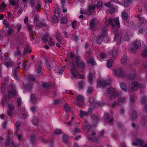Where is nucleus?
<instances>
[{
  "label": "nucleus",
  "mask_w": 147,
  "mask_h": 147,
  "mask_svg": "<svg viewBox=\"0 0 147 147\" xmlns=\"http://www.w3.org/2000/svg\"><path fill=\"white\" fill-rule=\"evenodd\" d=\"M16 101L17 103L18 107H20L22 105V99L20 98H18L16 99Z\"/></svg>",
  "instance_id": "37"
},
{
  "label": "nucleus",
  "mask_w": 147,
  "mask_h": 147,
  "mask_svg": "<svg viewBox=\"0 0 147 147\" xmlns=\"http://www.w3.org/2000/svg\"><path fill=\"white\" fill-rule=\"evenodd\" d=\"M142 56L144 57H147V50H144L142 53Z\"/></svg>",
  "instance_id": "61"
},
{
  "label": "nucleus",
  "mask_w": 147,
  "mask_h": 147,
  "mask_svg": "<svg viewBox=\"0 0 147 147\" xmlns=\"http://www.w3.org/2000/svg\"><path fill=\"white\" fill-rule=\"evenodd\" d=\"M31 103L33 105H34L37 103V99L35 94H32L31 95Z\"/></svg>",
  "instance_id": "18"
},
{
  "label": "nucleus",
  "mask_w": 147,
  "mask_h": 147,
  "mask_svg": "<svg viewBox=\"0 0 147 147\" xmlns=\"http://www.w3.org/2000/svg\"><path fill=\"white\" fill-rule=\"evenodd\" d=\"M136 71L134 70H132L130 73L127 76V78L129 80L134 79L136 76Z\"/></svg>",
  "instance_id": "14"
},
{
  "label": "nucleus",
  "mask_w": 147,
  "mask_h": 147,
  "mask_svg": "<svg viewBox=\"0 0 147 147\" xmlns=\"http://www.w3.org/2000/svg\"><path fill=\"white\" fill-rule=\"evenodd\" d=\"M88 78L89 83L90 84H92V83L93 75L91 73H89V75L88 76Z\"/></svg>",
  "instance_id": "33"
},
{
  "label": "nucleus",
  "mask_w": 147,
  "mask_h": 147,
  "mask_svg": "<svg viewBox=\"0 0 147 147\" xmlns=\"http://www.w3.org/2000/svg\"><path fill=\"white\" fill-rule=\"evenodd\" d=\"M95 21L94 20H93L90 22L89 24V26L90 28L91 29H94L95 28Z\"/></svg>",
  "instance_id": "31"
},
{
  "label": "nucleus",
  "mask_w": 147,
  "mask_h": 147,
  "mask_svg": "<svg viewBox=\"0 0 147 147\" xmlns=\"http://www.w3.org/2000/svg\"><path fill=\"white\" fill-rule=\"evenodd\" d=\"M134 48L132 47L131 49V51L134 53L136 51V50L139 49L141 47V43L140 41L137 40L134 43Z\"/></svg>",
  "instance_id": "8"
},
{
  "label": "nucleus",
  "mask_w": 147,
  "mask_h": 147,
  "mask_svg": "<svg viewBox=\"0 0 147 147\" xmlns=\"http://www.w3.org/2000/svg\"><path fill=\"white\" fill-rule=\"evenodd\" d=\"M12 137V135L11 134L8 135L7 138L5 143V146H4L3 147H8L9 146L10 147H11L14 143L11 138Z\"/></svg>",
  "instance_id": "9"
},
{
  "label": "nucleus",
  "mask_w": 147,
  "mask_h": 147,
  "mask_svg": "<svg viewBox=\"0 0 147 147\" xmlns=\"http://www.w3.org/2000/svg\"><path fill=\"white\" fill-rule=\"evenodd\" d=\"M95 104L101 107L104 106L105 105V103L104 102L99 101L95 102Z\"/></svg>",
  "instance_id": "50"
},
{
  "label": "nucleus",
  "mask_w": 147,
  "mask_h": 147,
  "mask_svg": "<svg viewBox=\"0 0 147 147\" xmlns=\"http://www.w3.org/2000/svg\"><path fill=\"white\" fill-rule=\"evenodd\" d=\"M38 119L36 117H34L32 118V123L35 126H37L38 125Z\"/></svg>",
  "instance_id": "29"
},
{
  "label": "nucleus",
  "mask_w": 147,
  "mask_h": 147,
  "mask_svg": "<svg viewBox=\"0 0 147 147\" xmlns=\"http://www.w3.org/2000/svg\"><path fill=\"white\" fill-rule=\"evenodd\" d=\"M7 21L6 19H4L3 20V24L5 25V26H3V28H7L9 27V25L7 23Z\"/></svg>",
  "instance_id": "55"
},
{
  "label": "nucleus",
  "mask_w": 147,
  "mask_h": 147,
  "mask_svg": "<svg viewBox=\"0 0 147 147\" xmlns=\"http://www.w3.org/2000/svg\"><path fill=\"white\" fill-rule=\"evenodd\" d=\"M137 141L138 142V144H139L141 147L143 145V142L142 140L138 139L137 140Z\"/></svg>",
  "instance_id": "63"
},
{
  "label": "nucleus",
  "mask_w": 147,
  "mask_h": 147,
  "mask_svg": "<svg viewBox=\"0 0 147 147\" xmlns=\"http://www.w3.org/2000/svg\"><path fill=\"white\" fill-rule=\"evenodd\" d=\"M63 108L65 111L67 112H68L70 111V109L67 103L65 104Z\"/></svg>",
  "instance_id": "45"
},
{
  "label": "nucleus",
  "mask_w": 147,
  "mask_h": 147,
  "mask_svg": "<svg viewBox=\"0 0 147 147\" xmlns=\"http://www.w3.org/2000/svg\"><path fill=\"white\" fill-rule=\"evenodd\" d=\"M14 55L15 56H20L21 55V51L20 50V48L17 47L16 48V51L14 53Z\"/></svg>",
  "instance_id": "23"
},
{
  "label": "nucleus",
  "mask_w": 147,
  "mask_h": 147,
  "mask_svg": "<svg viewBox=\"0 0 147 147\" xmlns=\"http://www.w3.org/2000/svg\"><path fill=\"white\" fill-rule=\"evenodd\" d=\"M121 37L122 34L120 32H118L115 34L114 37L113 41L114 42L116 41L117 45H119L121 42Z\"/></svg>",
  "instance_id": "12"
},
{
  "label": "nucleus",
  "mask_w": 147,
  "mask_h": 147,
  "mask_svg": "<svg viewBox=\"0 0 147 147\" xmlns=\"http://www.w3.org/2000/svg\"><path fill=\"white\" fill-rule=\"evenodd\" d=\"M80 113L81 117H83V116H85L86 115H88L87 112L84 111L82 110H81L80 111Z\"/></svg>",
  "instance_id": "48"
},
{
  "label": "nucleus",
  "mask_w": 147,
  "mask_h": 147,
  "mask_svg": "<svg viewBox=\"0 0 147 147\" xmlns=\"http://www.w3.org/2000/svg\"><path fill=\"white\" fill-rule=\"evenodd\" d=\"M89 139L97 143H100L101 142V140L96 138H92L91 137H90Z\"/></svg>",
  "instance_id": "43"
},
{
  "label": "nucleus",
  "mask_w": 147,
  "mask_h": 147,
  "mask_svg": "<svg viewBox=\"0 0 147 147\" xmlns=\"http://www.w3.org/2000/svg\"><path fill=\"white\" fill-rule=\"evenodd\" d=\"M61 132V131L60 129H57L54 131V133L55 135L60 134Z\"/></svg>",
  "instance_id": "57"
},
{
  "label": "nucleus",
  "mask_w": 147,
  "mask_h": 147,
  "mask_svg": "<svg viewBox=\"0 0 147 147\" xmlns=\"http://www.w3.org/2000/svg\"><path fill=\"white\" fill-rule=\"evenodd\" d=\"M137 113L136 110L134 111L132 113L131 119H135L137 117Z\"/></svg>",
  "instance_id": "39"
},
{
  "label": "nucleus",
  "mask_w": 147,
  "mask_h": 147,
  "mask_svg": "<svg viewBox=\"0 0 147 147\" xmlns=\"http://www.w3.org/2000/svg\"><path fill=\"white\" fill-rule=\"evenodd\" d=\"M113 60L111 59H109L107 63V66L108 68H110L112 66Z\"/></svg>",
  "instance_id": "42"
},
{
  "label": "nucleus",
  "mask_w": 147,
  "mask_h": 147,
  "mask_svg": "<svg viewBox=\"0 0 147 147\" xmlns=\"http://www.w3.org/2000/svg\"><path fill=\"white\" fill-rule=\"evenodd\" d=\"M48 44L50 47H53L55 46V42L53 40V39L50 38L49 39Z\"/></svg>",
  "instance_id": "35"
},
{
  "label": "nucleus",
  "mask_w": 147,
  "mask_h": 147,
  "mask_svg": "<svg viewBox=\"0 0 147 147\" xmlns=\"http://www.w3.org/2000/svg\"><path fill=\"white\" fill-rule=\"evenodd\" d=\"M24 89L25 91L30 92L33 87V84L30 82H29L26 84L23 83Z\"/></svg>",
  "instance_id": "10"
},
{
  "label": "nucleus",
  "mask_w": 147,
  "mask_h": 147,
  "mask_svg": "<svg viewBox=\"0 0 147 147\" xmlns=\"http://www.w3.org/2000/svg\"><path fill=\"white\" fill-rule=\"evenodd\" d=\"M30 140L31 144L33 146H35L36 145V142L37 140V139L35 136L34 135H32L30 137Z\"/></svg>",
  "instance_id": "16"
},
{
  "label": "nucleus",
  "mask_w": 147,
  "mask_h": 147,
  "mask_svg": "<svg viewBox=\"0 0 147 147\" xmlns=\"http://www.w3.org/2000/svg\"><path fill=\"white\" fill-rule=\"evenodd\" d=\"M76 63L77 66L78 68H80L81 69L82 71L84 72L85 66V63L84 62L82 61H80V57L79 56H77L75 58Z\"/></svg>",
  "instance_id": "4"
},
{
  "label": "nucleus",
  "mask_w": 147,
  "mask_h": 147,
  "mask_svg": "<svg viewBox=\"0 0 147 147\" xmlns=\"http://www.w3.org/2000/svg\"><path fill=\"white\" fill-rule=\"evenodd\" d=\"M49 37V34H48L47 33L45 34L42 39V42L43 43L47 42L48 41Z\"/></svg>",
  "instance_id": "28"
},
{
  "label": "nucleus",
  "mask_w": 147,
  "mask_h": 147,
  "mask_svg": "<svg viewBox=\"0 0 147 147\" xmlns=\"http://www.w3.org/2000/svg\"><path fill=\"white\" fill-rule=\"evenodd\" d=\"M93 89L92 86L88 87V90L87 91L88 93L91 94L93 91Z\"/></svg>",
  "instance_id": "51"
},
{
  "label": "nucleus",
  "mask_w": 147,
  "mask_h": 147,
  "mask_svg": "<svg viewBox=\"0 0 147 147\" xmlns=\"http://www.w3.org/2000/svg\"><path fill=\"white\" fill-rule=\"evenodd\" d=\"M121 88L123 91H126L127 90V87L126 84L123 82H121L120 84Z\"/></svg>",
  "instance_id": "20"
},
{
  "label": "nucleus",
  "mask_w": 147,
  "mask_h": 147,
  "mask_svg": "<svg viewBox=\"0 0 147 147\" xmlns=\"http://www.w3.org/2000/svg\"><path fill=\"white\" fill-rule=\"evenodd\" d=\"M111 83V81L107 82L106 80H99L97 83V87L98 88H104L106 86L109 85Z\"/></svg>",
  "instance_id": "7"
},
{
  "label": "nucleus",
  "mask_w": 147,
  "mask_h": 147,
  "mask_svg": "<svg viewBox=\"0 0 147 147\" xmlns=\"http://www.w3.org/2000/svg\"><path fill=\"white\" fill-rule=\"evenodd\" d=\"M28 79L30 81H34L35 80V78L32 75H30L28 77Z\"/></svg>",
  "instance_id": "56"
},
{
  "label": "nucleus",
  "mask_w": 147,
  "mask_h": 147,
  "mask_svg": "<svg viewBox=\"0 0 147 147\" xmlns=\"http://www.w3.org/2000/svg\"><path fill=\"white\" fill-rule=\"evenodd\" d=\"M9 90L8 91V95L9 97L16 96L18 92L16 91L14 84H11L9 85Z\"/></svg>",
  "instance_id": "2"
},
{
  "label": "nucleus",
  "mask_w": 147,
  "mask_h": 147,
  "mask_svg": "<svg viewBox=\"0 0 147 147\" xmlns=\"http://www.w3.org/2000/svg\"><path fill=\"white\" fill-rule=\"evenodd\" d=\"M17 71L16 69H13V76L16 79H18V77L17 75Z\"/></svg>",
  "instance_id": "44"
},
{
  "label": "nucleus",
  "mask_w": 147,
  "mask_h": 147,
  "mask_svg": "<svg viewBox=\"0 0 147 147\" xmlns=\"http://www.w3.org/2000/svg\"><path fill=\"white\" fill-rule=\"evenodd\" d=\"M68 21L67 18L65 16H62L61 17V24H64L67 23Z\"/></svg>",
  "instance_id": "26"
},
{
  "label": "nucleus",
  "mask_w": 147,
  "mask_h": 147,
  "mask_svg": "<svg viewBox=\"0 0 147 147\" xmlns=\"http://www.w3.org/2000/svg\"><path fill=\"white\" fill-rule=\"evenodd\" d=\"M60 11L58 9L55 8L54 10V15L59 16L60 13Z\"/></svg>",
  "instance_id": "47"
},
{
  "label": "nucleus",
  "mask_w": 147,
  "mask_h": 147,
  "mask_svg": "<svg viewBox=\"0 0 147 147\" xmlns=\"http://www.w3.org/2000/svg\"><path fill=\"white\" fill-rule=\"evenodd\" d=\"M43 88H47L50 87V84L46 82H43L42 85Z\"/></svg>",
  "instance_id": "41"
},
{
  "label": "nucleus",
  "mask_w": 147,
  "mask_h": 147,
  "mask_svg": "<svg viewBox=\"0 0 147 147\" xmlns=\"http://www.w3.org/2000/svg\"><path fill=\"white\" fill-rule=\"evenodd\" d=\"M76 100L82 103L84 102L83 98L81 95H78L76 96Z\"/></svg>",
  "instance_id": "36"
},
{
  "label": "nucleus",
  "mask_w": 147,
  "mask_h": 147,
  "mask_svg": "<svg viewBox=\"0 0 147 147\" xmlns=\"http://www.w3.org/2000/svg\"><path fill=\"white\" fill-rule=\"evenodd\" d=\"M42 141L43 143H46V144H48L50 146H52L53 144V142L51 140H48L42 138Z\"/></svg>",
  "instance_id": "19"
},
{
  "label": "nucleus",
  "mask_w": 147,
  "mask_h": 147,
  "mask_svg": "<svg viewBox=\"0 0 147 147\" xmlns=\"http://www.w3.org/2000/svg\"><path fill=\"white\" fill-rule=\"evenodd\" d=\"M35 1L34 0H30V5L32 8H33L34 6Z\"/></svg>",
  "instance_id": "60"
},
{
  "label": "nucleus",
  "mask_w": 147,
  "mask_h": 147,
  "mask_svg": "<svg viewBox=\"0 0 147 147\" xmlns=\"http://www.w3.org/2000/svg\"><path fill=\"white\" fill-rule=\"evenodd\" d=\"M125 100V99L124 98H121L117 99V105L121 106V103H123Z\"/></svg>",
  "instance_id": "34"
},
{
  "label": "nucleus",
  "mask_w": 147,
  "mask_h": 147,
  "mask_svg": "<svg viewBox=\"0 0 147 147\" xmlns=\"http://www.w3.org/2000/svg\"><path fill=\"white\" fill-rule=\"evenodd\" d=\"M122 18L124 20H127L128 18V15L126 12L123 11L121 15Z\"/></svg>",
  "instance_id": "38"
},
{
  "label": "nucleus",
  "mask_w": 147,
  "mask_h": 147,
  "mask_svg": "<svg viewBox=\"0 0 147 147\" xmlns=\"http://www.w3.org/2000/svg\"><path fill=\"white\" fill-rule=\"evenodd\" d=\"M69 137L67 135L64 134L62 136L63 142L65 143H67L68 142Z\"/></svg>",
  "instance_id": "24"
},
{
  "label": "nucleus",
  "mask_w": 147,
  "mask_h": 147,
  "mask_svg": "<svg viewBox=\"0 0 147 147\" xmlns=\"http://www.w3.org/2000/svg\"><path fill=\"white\" fill-rule=\"evenodd\" d=\"M95 99L93 97H91L88 100L90 105L92 106H94L95 104V102L94 101Z\"/></svg>",
  "instance_id": "22"
},
{
  "label": "nucleus",
  "mask_w": 147,
  "mask_h": 147,
  "mask_svg": "<svg viewBox=\"0 0 147 147\" xmlns=\"http://www.w3.org/2000/svg\"><path fill=\"white\" fill-rule=\"evenodd\" d=\"M59 16L54 15L52 17V20L54 23H57L59 20Z\"/></svg>",
  "instance_id": "40"
},
{
  "label": "nucleus",
  "mask_w": 147,
  "mask_h": 147,
  "mask_svg": "<svg viewBox=\"0 0 147 147\" xmlns=\"http://www.w3.org/2000/svg\"><path fill=\"white\" fill-rule=\"evenodd\" d=\"M130 2V0H125L124 2V5L125 6L128 5Z\"/></svg>",
  "instance_id": "64"
},
{
  "label": "nucleus",
  "mask_w": 147,
  "mask_h": 147,
  "mask_svg": "<svg viewBox=\"0 0 147 147\" xmlns=\"http://www.w3.org/2000/svg\"><path fill=\"white\" fill-rule=\"evenodd\" d=\"M87 62L88 64H90L91 66H95L97 65L96 62L93 57L89 59L87 61Z\"/></svg>",
  "instance_id": "17"
},
{
  "label": "nucleus",
  "mask_w": 147,
  "mask_h": 147,
  "mask_svg": "<svg viewBox=\"0 0 147 147\" xmlns=\"http://www.w3.org/2000/svg\"><path fill=\"white\" fill-rule=\"evenodd\" d=\"M114 75L116 77H123L124 75L122 68H118L113 70Z\"/></svg>",
  "instance_id": "6"
},
{
  "label": "nucleus",
  "mask_w": 147,
  "mask_h": 147,
  "mask_svg": "<svg viewBox=\"0 0 147 147\" xmlns=\"http://www.w3.org/2000/svg\"><path fill=\"white\" fill-rule=\"evenodd\" d=\"M142 83H139L136 81L132 82L131 84L129 86V90L130 92H132L136 91L134 87L141 88L142 87Z\"/></svg>",
  "instance_id": "3"
},
{
  "label": "nucleus",
  "mask_w": 147,
  "mask_h": 147,
  "mask_svg": "<svg viewBox=\"0 0 147 147\" xmlns=\"http://www.w3.org/2000/svg\"><path fill=\"white\" fill-rule=\"evenodd\" d=\"M14 32V30L11 28H9L7 30V36H11L12 35Z\"/></svg>",
  "instance_id": "32"
},
{
  "label": "nucleus",
  "mask_w": 147,
  "mask_h": 147,
  "mask_svg": "<svg viewBox=\"0 0 147 147\" xmlns=\"http://www.w3.org/2000/svg\"><path fill=\"white\" fill-rule=\"evenodd\" d=\"M5 65L6 67H9L11 66L12 65V63L10 61L7 62V61H5Z\"/></svg>",
  "instance_id": "54"
},
{
  "label": "nucleus",
  "mask_w": 147,
  "mask_h": 147,
  "mask_svg": "<svg viewBox=\"0 0 147 147\" xmlns=\"http://www.w3.org/2000/svg\"><path fill=\"white\" fill-rule=\"evenodd\" d=\"M102 3L100 1L98 2L97 3V8L99 9H100L102 7Z\"/></svg>",
  "instance_id": "52"
},
{
  "label": "nucleus",
  "mask_w": 147,
  "mask_h": 147,
  "mask_svg": "<svg viewBox=\"0 0 147 147\" xmlns=\"http://www.w3.org/2000/svg\"><path fill=\"white\" fill-rule=\"evenodd\" d=\"M107 92L108 94L111 95L110 96V98L111 99L113 98H115L119 95V93L115 91V89L112 88H110L107 89Z\"/></svg>",
  "instance_id": "5"
},
{
  "label": "nucleus",
  "mask_w": 147,
  "mask_h": 147,
  "mask_svg": "<svg viewBox=\"0 0 147 147\" xmlns=\"http://www.w3.org/2000/svg\"><path fill=\"white\" fill-rule=\"evenodd\" d=\"M106 55V54L102 52L100 54L99 57L101 59H103L105 58Z\"/></svg>",
  "instance_id": "53"
},
{
  "label": "nucleus",
  "mask_w": 147,
  "mask_h": 147,
  "mask_svg": "<svg viewBox=\"0 0 147 147\" xmlns=\"http://www.w3.org/2000/svg\"><path fill=\"white\" fill-rule=\"evenodd\" d=\"M84 82L82 81H81L79 82L78 85L81 89H83L84 85Z\"/></svg>",
  "instance_id": "49"
},
{
  "label": "nucleus",
  "mask_w": 147,
  "mask_h": 147,
  "mask_svg": "<svg viewBox=\"0 0 147 147\" xmlns=\"http://www.w3.org/2000/svg\"><path fill=\"white\" fill-rule=\"evenodd\" d=\"M42 5L40 3H38L35 7V9H36L37 12L40 11L41 9Z\"/></svg>",
  "instance_id": "46"
},
{
  "label": "nucleus",
  "mask_w": 147,
  "mask_h": 147,
  "mask_svg": "<svg viewBox=\"0 0 147 147\" xmlns=\"http://www.w3.org/2000/svg\"><path fill=\"white\" fill-rule=\"evenodd\" d=\"M138 18H139V21L140 24L139 25L140 26L144 23L146 21V19L144 18L140 17L139 16H138Z\"/></svg>",
  "instance_id": "30"
},
{
  "label": "nucleus",
  "mask_w": 147,
  "mask_h": 147,
  "mask_svg": "<svg viewBox=\"0 0 147 147\" xmlns=\"http://www.w3.org/2000/svg\"><path fill=\"white\" fill-rule=\"evenodd\" d=\"M115 10V8H113L108 10V12L109 13L111 14L116 12Z\"/></svg>",
  "instance_id": "62"
},
{
  "label": "nucleus",
  "mask_w": 147,
  "mask_h": 147,
  "mask_svg": "<svg viewBox=\"0 0 147 147\" xmlns=\"http://www.w3.org/2000/svg\"><path fill=\"white\" fill-rule=\"evenodd\" d=\"M27 26L28 28V30L29 31V32H32V26L30 24H28L27 25Z\"/></svg>",
  "instance_id": "59"
},
{
  "label": "nucleus",
  "mask_w": 147,
  "mask_h": 147,
  "mask_svg": "<svg viewBox=\"0 0 147 147\" xmlns=\"http://www.w3.org/2000/svg\"><path fill=\"white\" fill-rule=\"evenodd\" d=\"M8 109L7 110V113L8 115L11 116L12 115V112L15 110L14 106L12 104H9L8 105Z\"/></svg>",
  "instance_id": "13"
},
{
  "label": "nucleus",
  "mask_w": 147,
  "mask_h": 147,
  "mask_svg": "<svg viewBox=\"0 0 147 147\" xmlns=\"http://www.w3.org/2000/svg\"><path fill=\"white\" fill-rule=\"evenodd\" d=\"M9 4H11L12 6H15L16 7H18V2L16 1L9 0Z\"/></svg>",
  "instance_id": "27"
},
{
  "label": "nucleus",
  "mask_w": 147,
  "mask_h": 147,
  "mask_svg": "<svg viewBox=\"0 0 147 147\" xmlns=\"http://www.w3.org/2000/svg\"><path fill=\"white\" fill-rule=\"evenodd\" d=\"M108 55H112V56L113 57H116L117 54V51L116 50H113L112 52H108Z\"/></svg>",
  "instance_id": "25"
},
{
  "label": "nucleus",
  "mask_w": 147,
  "mask_h": 147,
  "mask_svg": "<svg viewBox=\"0 0 147 147\" xmlns=\"http://www.w3.org/2000/svg\"><path fill=\"white\" fill-rule=\"evenodd\" d=\"M32 52V50L30 49V47L28 45L26 46L24 50L23 55H26L27 53H30Z\"/></svg>",
  "instance_id": "15"
},
{
  "label": "nucleus",
  "mask_w": 147,
  "mask_h": 147,
  "mask_svg": "<svg viewBox=\"0 0 147 147\" xmlns=\"http://www.w3.org/2000/svg\"><path fill=\"white\" fill-rule=\"evenodd\" d=\"M110 24L112 28V33L113 34L117 32L120 27L118 17L114 19L110 18L108 20H106L102 27V32L96 40V42L98 44L100 45L102 43L104 37L107 34L108 26Z\"/></svg>",
  "instance_id": "1"
},
{
  "label": "nucleus",
  "mask_w": 147,
  "mask_h": 147,
  "mask_svg": "<svg viewBox=\"0 0 147 147\" xmlns=\"http://www.w3.org/2000/svg\"><path fill=\"white\" fill-rule=\"evenodd\" d=\"M129 61L128 59L127 58V55L124 54L123 55L122 58L121 59V62L122 64H123L126 62Z\"/></svg>",
  "instance_id": "21"
},
{
  "label": "nucleus",
  "mask_w": 147,
  "mask_h": 147,
  "mask_svg": "<svg viewBox=\"0 0 147 147\" xmlns=\"http://www.w3.org/2000/svg\"><path fill=\"white\" fill-rule=\"evenodd\" d=\"M104 118L105 121L110 124H112L113 121V119L111 117V115L109 114L107 112H105L104 114Z\"/></svg>",
  "instance_id": "11"
},
{
  "label": "nucleus",
  "mask_w": 147,
  "mask_h": 147,
  "mask_svg": "<svg viewBox=\"0 0 147 147\" xmlns=\"http://www.w3.org/2000/svg\"><path fill=\"white\" fill-rule=\"evenodd\" d=\"M6 100V97L5 96L4 97V99H2L1 104L3 107H4L5 105V103Z\"/></svg>",
  "instance_id": "58"
}]
</instances>
